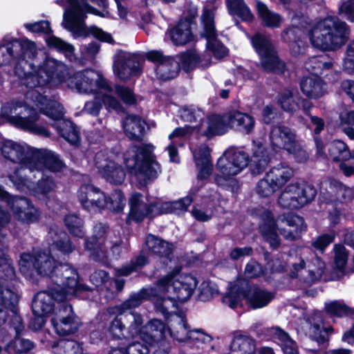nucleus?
<instances>
[{"label": "nucleus", "mask_w": 354, "mask_h": 354, "mask_svg": "<svg viewBox=\"0 0 354 354\" xmlns=\"http://www.w3.org/2000/svg\"><path fill=\"white\" fill-rule=\"evenodd\" d=\"M25 98V102L15 100L3 107L2 115L10 124L38 136H50V132L46 128L36 124L39 115L35 106L55 121L54 127L66 141L74 145L79 142L78 129L71 121L63 118L64 109L59 102L47 99L37 90L29 91Z\"/></svg>", "instance_id": "1"}, {"label": "nucleus", "mask_w": 354, "mask_h": 354, "mask_svg": "<svg viewBox=\"0 0 354 354\" xmlns=\"http://www.w3.org/2000/svg\"><path fill=\"white\" fill-rule=\"evenodd\" d=\"M197 286L196 279L189 274L170 272L160 278L156 283L158 299L156 310L165 317L177 308L178 302H185L192 296Z\"/></svg>", "instance_id": "2"}, {"label": "nucleus", "mask_w": 354, "mask_h": 354, "mask_svg": "<svg viewBox=\"0 0 354 354\" xmlns=\"http://www.w3.org/2000/svg\"><path fill=\"white\" fill-rule=\"evenodd\" d=\"M261 219L260 233L274 249L279 248L281 243L277 230L285 239L294 241L299 239L306 228L304 218L294 214H283L274 219L272 214L266 210Z\"/></svg>", "instance_id": "3"}, {"label": "nucleus", "mask_w": 354, "mask_h": 354, "mask_svg": "<svg viewBox=\"0 0 354 354\" xmlns=\"http://www.w3.org/2000/svg\"><path fill=\"white\" fill-rule=\"evenodd\" d=\"M312 45L324 50L341 48L350 37L349 26L339 18L328 17L316 24L309 34Z\"/></svg>", "instance_id": "4"}, {"label": "nucleus", "mask_w": 354, "mask_h": 354, "mask_svg": "<svg viewBox=\"0 0 354 354\" xmlns=\"http://www.w3.org/2000/svg\"><path fill=\"white\" fill-rule=\"evenodd\" d=\"M151 145L132 146L124 155V162L142 186L154 180L160 173V166L153 154Z\"/></svg>", "instance_id": "5"}, {"label": "nucleus", "mask_w": 354, "mask_h": 354, "mask_svg": "<svg viewBox=\"0 0 354 354\" xmlns=\"http://www.w3.org/2000/svg\"><path fill=\"white\" fill-rule=\"evenodd\" d=\"M41 57L44 59L43 65H39L38 63L33 71L27 72L28 75L24 84L30 89L26 93L30 90H37L42 95L41 91L48 83L53 81L59 83L66 82L68 75L66 66L55 59L44 57V55Z\"/></svg>", "instance_id": "6"}, {"label": "nucleus", "mask_w": 354, "mask_h": 354, "mask_svg": "<svg viewBox=\"0 0 354 354\" xmlns=\"http://www.w3.org/2000/svg\"><path fill=\"white\" fill-rule=\"evenodd\" d=\"M58 265L59 263L50 253L40 249L22 253L19 261L20 272L26 277H31L35 271L38 274L48 277L50 280Z\"/></svg>", "instance_id": "7"}, {"label": "nucleus", "mask_w": 354, "mask_h": 354, "mask_svg": "<svg viewBox=\"0 0 354 354\" xmlns=\"http://www.w3.org/2000/svg\"><path fill=\"white\" fill-rule=\"evenodd\" d=\"M66 1L69 3V8L65 10L62 24L66 29L73 32L75 37L86 36L83 27V21L86 13L105 17L104 15L91 6L86 0Z\"/></svg>", "instance_id": "8"}, {"label": "nucleus", "mask_w": 354, "mask_h": 354, "mask_svg": "<svg viewBox=\"0 0 354 354\" xmlns=\"http://www.w3.org/2000/svg\"><path fill=\"white\" fill-rule=\"evenodd\" d=\"M316 190L305 183H291L279 194L278 205L285 209H298L314 200Z\"/></svg>", "instance_id": "9"}, {"label": "nucleus", "mask_w": 354, "mask_h": 354, "mask_svg": "<svg viewBox=\"0 0 354 354\" xmlns=\"http://www.w3.org/2000/svg\"><path fill=\"white\" fill-rule=\"evenodd\" d=\"M245 297L249 306L253 308H261L268 306L274 297L272 292L257 286L250 288L246 292L234 286L223 298V303L232 308H236L240 304L241 298Z\"/></svg>", "instance_id": "10"}, {"label": "nucleus", "mask_w": 354, "mask_h": 354, "mask_svg": "<svg viewBox=\"0 0 354 354\" xmlns=\"http://www.w3.org/2000/svg\"><path fill=\"white\" fill-rule=\"evenodd\" d=\"M67 85L79 93H95L98 91H111L112 88L100 73L85 70L68 77Z\"/></svg>", "instance_id": "11"}, {"label": "nucleus", "mask_w": 354, "mask_h": 354, "mask_svg": "<svg viewBox=\"0 0 354 354\" xmlns=\"http://www.w3.org/2000/svg\"><path fill=\"white\" fill-rule=\"evenodd\" d=\"M94 166L98 174L108 183L121 185L124 181L126 172L120 164L118 156L100 151L95 156Z\"/></svg>", "instance_id": "12"}, {"label": "nucleus", "mask_w": 354, "mask_h": 354, "mask_svg": "<svg viewBox=\"0 0 354 354\" xmlns=\"http://www.w3.org/2000/svg\"><path fill=\"white\" fill-rule=\"evenodd\" d=\"M252 43L261 57V66L268 72L282 73L285 64L281 62L269 38L261 33H257L252 38Z\"/></svg>", "instance_id": "13"}, {"label": "nucleus", "mask_w": 354, "mask_h": 354, "mask_svg": "<svg viewBox=\"0 0 354 354\" xmlns=\"http://www.w3.org/2000/svg\"><path fill=\"white\" fill-rule=\"evenodd\" d=\"M1 194V199L10 207L16 220L25 224H30L39 221L38 209L27 198L11 196L7 192Z\"/></svg>", "instance_id": "14"}, {"label": "nucleus", "mask_w": 354, "mask_h": 354, "mask_svg": "<svg viewBox=\"0 0 354 354\" xmlns=\"http://www.w3.org/2000/svg\"><path fill=\"white\" fill-rule=\"evenodd\" d=\"M57 286L59 292L72 294L86 290L79 282V274L75 268L67 263H59L51 279Z\"/></svg>", "instance_id": "15"}, {"label": "nucleus", "mask_w": 354, "mask_h": 354, "mask_svg": "<svg viewBox=\"0 0 354 354\" xmlns=\"http://www.w3.org/2000/svg\"><path fill=\"white\" fill-rule=\"evenodd\" d=\"M50 322L56 333L60 336L75 333L80 325V321L74 313L72 306L66 303L59 304Z\"/></svg>", "instance_id": "16"}, {"label": "nucleus", "mask_w": 354, "mask_h": 354, "mask_svg": "<svg viewBox=\"0 0 354 354\" xmlns=\"http://www.w3.org/2000/svg\"><path fill=\"white\" fill-rule=\"evenodd\" d=\"M19 45L17 51L19 63L15 66V73L25 82L28 71H33L38 64L35 44L30 40H14Z\"/></svg>", "instance_id": "17"}, {"label": "nucleus", "mask_w": 354, "mask_h": 354, "mask_svg": "<svg viewBox=\"0 0 354 354\" xmlns=\"http://www.w3.org/2000/svg\"><path fill=\"white\" fill-rule=\"evenodd\" d=\"M30 158L32 160L29 168L35 170L37 173L43 174L45 171L56 173L62 171L65 167L57 154L46 149H35Z\"/></svg>", "instance_id": "18"}, {"label": "nucleus", "mask_w": 354, "mask_h": 354, "mask_svg": "<svg viewBox=\"0 0 354 354\" xmlns=\"http://www.w3.org/2000/svg\"><path fill=\"white\" fill-rule=\"evenodd\" d=\"M201 19L203 27V35L207 39L208 49L215 57L218 59L224 57L227 54V49L216 39L213 11L205 8Z\"/></svg>", "instance_id": "19"}, {"label": "nucleus", "mask_w": 354, "mask_h": 354, "mask_svg": "<svg viewBox=\"0 0 354 354\" xmlns=\"http://www.w3.org/2000/svg\"><path fill=\"white\" fill-rule=\"evenodd\" d=\"M78 198L83 207L90 212H97L105 208L107 198L98 188L91 185L81 186Z\"/></svg>", "instance_id": "20"}, {"label": "nucleus", "mask_w": 354, "mask_h": 354, "mask_svg": "<svg viewBox=\"0 0 354 354\" xmlns=\"http://www.w3.org/2000/svg\"><path fill=\"white\" fill-rule=\"evenodd\" d=\"M65 299V294L58 291L51 290L38 292L34 297L32 309L35 315L42 317L50 313L53 310V300L62 301Z\"/></svg>", "instance_id": "21"}, {"label": "nucleus", "mask_w": 354, "mask_h": 354, "mask_svg": "<svg viewBox=\"0 0 354 354\" xmlns=\"http://www.w3.org/2000/svg\"><path fill=\"white\" fill-rule=\"evenodd\" d=\"M34 150L10 140L4 142L1 147V153L6 158L28 167L32 160L30 158V153H33Z\"/></svg>", "instance_id": "22"}, {"label": "nucleus", "mask_w": 354, "mask_h": 354, "mask_svg": "<svg viewBox=\"0 0 354 354\" xmlns=\"http://www.w3.org/2000/svg\"><path fill=\"white\" fill-rule=\"evenodd\" d=\"M296 135L290 128L275 125L270 131V140L274 147L287 150L296 140Z\"/></svg>", "instance_id": "23"}, {"label": "nucleus", "mask_w": 354, "mask_h": 354, "mask_svg": "<svg viewBox=\"0 0 354 354\" xmlns=\"http://www.w3.org/2000/svg\"><path fill=\"white\" fill-rule=\"evenodd\" d=\"M139 71V62L133 56L120 57L113 64L114 73L121 80H128Z\"/></svg>", "instance_id": "24"}, {"label": "nucleus", "mask_w": 354, "mask_h": 354, "mask_svg": "<svg viewBox=\"0 0 354 354\" xmlns=\"http://www.w3.org/2000/svg\"><path fill=\"white\" fill-rule=\"evenodd\" d=\"M35 172V170H30L27 165H21L12 173L8 174V178L17 189L30 191L33 187V179L36 178Z\"/></svg>", "instance_id": "25"}, {"label": "nucleus", "mask_w": 354, "mask_h": 354, "mask_svg": "<svg viewBox=\"0 0 354 354\" xmlns=\"http://www.w3.org/2000/svg\"><path fill=\"white\" fill-rule=\"evenodd\" d=\"M129 218L140 222L145 217L152 218L151 203L147 204L141 194H133L129 198Z\"/></svg>", "instance_id": "26"}, {"label": "nucleus", "mask_w": 354, "mask_h": 354, "mask_svg": "<svg viewBox=\"0 0 354 354\" xmlns=\"http://www.w3.org/2000/svg\"><path fill=\"white\" fill-rule=\"evenodd\" d=\"M230 112L223 115H212L208 117L206 131L200 133L207 137L222 135L231 128Z\"/></svg>", "instance_id": "27"}, {"label": "nucleus", "mask_w": 354, "mask_h": 354, "mask_svg": "<svg viewBox=\"0 0 354 354\" xmlns=\"http://www.w3.org/2000/svg\"><path fill=\"white\" fill-rule=\"evenodd\" d=\"M294 174V169L285 162L278 163L266 173L268 178L278 189L288 183Z\"/></svg>", "instance_id": "28"}, {"label": "nucleus", "mask_w": 354, "mask_h": 354, "mask_svg": "<svg viewBox=\"0 0 354 354\" xmlns=\"http://www.w3.org/2000/svg\"><path fill=\"white\" fill-rule=\"evenodd\" d=\"M171 335L179 342H187L189 339L190 330L185 315L175 314L171 316L169 324Z\"/></svg>", "instance_id": "29"}, {"label": "nucleus", "mask_w": 354, "mask_h": 354, "mask_svg": "<svg viewBox=\"0 0 354 354\" xmlns=\"http://www.w3.org/2000/svg\"><path fill=\"white\" fill-rule=\"evenodd\" d=\"M158 296L155 287L143 288L138 292L132 294L127 300L122 303L120 309L123 313L130 310L138 307L145 299L151 301L155 306V301L158 299Z\"/></svg>", "instance_id": "30"}, {"label": "nucleus", "mask_w": 354, "mask_h": 354, "mask_svg": "<svg viewBox=\"0 0 354 354\" xmlns=\"http://www.w3.org/2000/svg\"><path fill=\"white\" fill-rule=\"evenodd\" d=\"M302 93L308 97L317 99L324 95L326 85L318 76L304 78L300 83Z\"/></svg>", "instance_id": "31"}, {"label": "nucleus", "mask_w": 354, "mask_h": 354, "mask_svg": "<svg viewBox=\"0 0 354 354\" xmlns=\"http://www.w3.org/2000/svg\"><path fill=\"white\" fill-rule=\"evenodd\" d=\"M146 245L151 254L162 259H165L163 263H167L171 254V245L167 241L153 235H149L146 239Z\"/></svg>", "instance_id": "32"}, {"label": "nucleus", "mask_w": 354, "mask_h": 354, "mask_svg": "<svg viewBox=\"0 0 354 354\" xmlns=\"http://www.w3.org/2000/svg\"><path fill=\"white\" fill-rule=\"evenodd\" d=\"M167 35L174 45H185L193 39L191 25L188 21H180L167 32Z\"/></svg>", "instance_id": "33"}, {"label": "nucleus", "mask_w": 354, "mask_h": 354, "mask_svg": "<svg viewBox=\"0 0 354 354\" xmlns=\"http://www.w3.org/2000/svg\"><path fill=\"white\" fill-rule=\"evenodd\" d=\"M231 129L249 134L251 133L255 126L254 118L248 114L239 111H233L230 112Z\"/></svg>", "instance_id": "34"}, {"label": "nucleus", "mask_w": 354, "mask_h": 354, "mask_svg": "<svg viewBox=\"0 0 354 354\" xmlns=\"http://www.w3.org/2000/svg\"><path fill=\"white\" fill-rule=\"evenodd\" d=\"M6 243H0V283H13L15 272L12 261L5 254L7 248Z\"/></svg>", "instance_id": "35"}, {"label": "nucleus", "mask_w": 354, "mask_h": 354, "mask_svg": "<svg viewBox=\"0 0 354 354\" xmlns=\"http://www.w3.org/2000/svg\"><path fill=\"white\" fill-rule=\"evenodd\" d=\"M123 128L127 136L131 140H140L145 129V122L135 115H127L123 121Z\"/></svg>", "instance_id": "36"}, {"label": "nucleus", "mask_w": 354, "mask_h": 354, "mask_svg": "<svg viewBox=\"0 0 354 354\" xmlns=\"http://www.w3.org/2000/svg\"><path fill=\"white\" fill-rule=\"evenodd\" d=\"M106 230V225L97 223L93 228V235L86 239L85 248L91 252L93 257L95 256V250L97 248H102L104 245L106 240H110V238L107 236L104 237Z\"/></svg>", "instance_id": "37"}, {"label": "nucleus", "mask_w": 354, "mask_h": 354, "mask_svg": "<svg viewBox=\"0 0 354 354\" xmlns=\"http://www.w3.org/2000/svg\"><path fill=\"white\" fill-rule=\"evenodd\" d=\"M205 57V55L198 57L194 52L183 53L180 56V65L187 72L192 70L198 64L203 68H206L211 64V59L209 55L207 59Z\"/></svg>", "instance_id": "38"}, {"label": "nucleus", "mask_w": 354, "mask_h": 354, "mask_svg": "<svg viewBox=\"0 0 354 354\" xmlns=\"http://www.w3.org/2000/svg\"><path fill=\"white\" fill-rule=\"evenodd\" d=\"M180 64L174 59L167 57L156 65V73L158 78L169 80L176 77L179 71Z\"/></svg>", "instance_id": "39"}, {"label": "nucleus", "mask_w": 354, "mask_h": 354, "mask_svg": "<svg viewBox=\"0 0 354 354\" xmlns=\"http://www.w3.org/2000/svg\"><path fill=\"white\" fill-rule=\"evenodd\" d=\"M255 351L254 341L248 336L235 337L230 346V354H254Z\"/></svg>", "instance_id": "40"}, {"label": "nucleus", "mask_w": 354, "mask_h": 354, "mask_svg": "<svg viewBox=\"0 0 354 354\" xmlns=\"http://www.w3.org/2000/svg\"><path fill=\"white\" fill-rule=\"evenodd\" d=\"M256 7L258 15L265 26L270 28H278L281 25L282 22L281 16L271 11L265 3L257 1Z\"/></svg>", "instance_id": "41"}, {"label": "nucleus", "mask_w": 354, "mask_h": 354, "mask_svg": "<svg viewBox=\"0 0 354 354\" xmlns=\"http://www.w3.org/2000/svg\"><path fill=\"white\" fill-rule=\"evenodd\" d=\"M270 156L267 150L259 147L253 153L251 160L250 168L254 175H259L267 167L270 162Z\"/></svg>", "instance_id": "42"}, {"label": "nucleus", "mask_w": 354, "mask_h": 354, "mask_svg": "<svg viewBox=\"0 0 354 354\" xmlns=\"http://www.w3.org/2000/svg\"><path fill=\"white\" fill-rule=\"evenodd\" d=\"M19 299L14 283H0V305L8 308L14 306Z\"/></svg>", "instance_id": "43"}, {"label": "nucleus", "mask_w": 354, "mask_h": 354, "mask_svg": "<svg viewBox=\"0 0 354 354\" xmlns=\"http://www.w3.org/2000/svg\"><path fill=\"white\" fill-rule=\"evenodd\" d=\"M306 69L314 73L315 76L322 75L324 70L330 69L333 66L331 62H327L324 55L315 56L309 58L304 64Z\"/></svg>", "instance_id": "44"}, {"label": "nucleus", "mask_w": 354, "mask_h": 354, "mask_svg": "<svg viewBox=\"0 0 354 354\" xmlns=\"http://www.w3.org/2000/svg\"><path fill=\"white\" fill-rule=\"evenodd\" d=\"M120 240L115 242L111 239L106 240L104 245L102 248H97V250H95V256L93 257L94 259L103 263L106 262L109 250L111 251L113 255L118 258L120 254Z\"/></svg>", "instance_id": "45"}, {"label": "nucleus", "mask_w": 354, "mask_h": 354, "mask_svg": "<svg viewBox=\"0 0 354 354\" xmlns=\"http://www.w3.org/2000/svg\"><path fill=\"white\" fill-rule=\"evenodd\" d=\"M329 156L333 161H346L353 157L348 146L340 140H334L330 145Z\"/></svg>", "instance_id": "46"}, {"label": "nucleus", "mask_w": 354, "mask_h": 354, "mask_svg": "<svg viewBox=\"0 0 354 354\" xmlns=\"http://www.w3.org/2000/svg\"><path fill=\"white\" fill-rule=\"evenodd\" d=\"M53 354H81L82 348L78 342L71 339H60L52 345Z\"/></svg>", "instance_id": "47"}, {"label": "nucleus", "mask_w": 354, "mask_h": 354, "mask_svg": "<svg viewBox=\"0 0 354 354\" xmlns=\"http://www.w3.org/2000/svg\"><path fill=\"white\" fill-rule=\"evenodd\" d=\"M64 224L71 235L80 239L84 236V221L77 215H66L64 218Z\"/></svg>", "instance_id": "48"}, {"label": "nucleus", "mask_w": 354, "mask_h": 354, "mask_svg": "<svg viewBox=\"0 0 354 354\" xmlns=\"http://www.w3.org/2000/svg\"><path fill=\"white\" fill-rule=\"evenodd\" d=\"M226 3L232 15H236L245 21H250L253 18V15L243 0H226Z\"/></svg>", "instance_id": "49"}, {"label": "nucleus", "mask_w": 354, "mask_h": 354, "mask_svg": "<svg viewBox=\"0 0 354 354\" xmlns=\"http://www.w3.org/2000/svg\"><path fill=\"white\" fill-rule=\"evenodd\" d=\"M55 187L56 185L52 176L43 173L41 178L38 180L37 183L33 181V187H31L30 191L35 194L46 195L53 192Z\"/></svg>", "instance_id": "50"}, {"label": "nucleus", "mask_w": 354, "mask_h": 354, "mask_svg": "<svg viewBox=\"0 0 354 354\" xmlns=\"http://www.w3.org/2000/svg\"><path fill=\"white\" fill-rule=\"evenodd\" d=\"M19 45L14 40L5 46H0V65L10 64L14 60H17V54Z\"/></svg>", "instance_id": "51"}, {"label": "nucleus", "mask_w": 354, "mask_h": 354, "mask_svg": "<svg viewBox=\"0 0 354 354\" xmlns=\"http://www.w3.org/2000/svg\"><path fill=\"white\" fill-rule=\"evenodd\" d=\"M298 99L292 91L286 90L279 95L278 103L285 111L293 113L299 109Z\"/></svg>", "instance_id": "52"}, {"label": "nucleus", "mask_w": 354, "mask_h": 354, "mask_svg": "<svg viewBox=\"0 0 354 354\" xmlns=\"http://www.w3.org/2000/svg\"><path fill=\"white\" fill-rule=\"evenodd\" d=\"M330 189L335 192L337 200L342 202L350 201L354 196L353 190L340 182L331 180L329 183Z\"/></svg>", "instance_id": "53"}, {"label": "nucleus", "mask_w": 354, "mask_h": 354, "mask_svg": "<svg viewBox=\"0 0 354 354\" xmlns=\"http://www.w3.org/2000/svg\"><path fill=\"white\" fill-rule=\"evenodd\" d=\"M197 350H204L212 341V337L201 329L192 330L188 340Z\"/></svg>", "instance_id": "54"}, {"label": "nucleus", "mask_w": 354, "mask_h": 354, "mask_svg": "<svg viewBox=\"0 0 354 354\" xmlns=\"http://www.w3.org/2000/svg\"><path fill=\"white\" fill-rule=\"evenodd\" d=\"M325 263L319 257H315L308 265V275L304 280L315 282L322 277L325 270Z\"/></svg>", "instance_id": "55"}, {"label": "nucleus", "mask_w": 354, "mask_h": 354, "mask_svg": "<svg viewBox=\"0 0 354 354\" xmlns=\"http://www.w3.org/2000/svg\"><path fill=\"white\" fill-rule=\"evenodd\" d=\"M34 346V343L30 339L17 337L6 346L5 349L8 352L25 353L31 351Z\"/></svg>", "instance_id": "56"}, {"label": "nucleus", "mask_w": 354, "mask_h": 354, "mask_svg": "<svg viewBox=\"0 0 354 354\" xmlns=\"http://www.w3.org/2000/svg\"><path fill=\"white\" fill-rule=\"evenodd\" d=\"M122 319L125 325H127L131 336L136 335L141 331L143 321L140 314L134 313H123Z\"/></svg>", "instance_id": "57"}, {"label": "nucleus", "mask_w": 354, "mask_h": 354, "mask_svg": "<svg viewBox=\"0 0 354 354\" xmlns=\"http://www.w3.org/2000/svg\"><path fill=\"white\" fill-rule=\"evenodd\" d=\"M148 263V259L143 254H140L134 261H131L127 265L120 268L115 269V274L116 277L128 276L131 273L141 268Z\"/></svg>", "instance_id": "58"}, {"label": "nucleus", "mask_w": 354, "mask_h": 354, "mask_svg": "<svg viewBox=\"0 0 354 354\" xmlns=\"http://www.w3.org/2000/svg\"><path fill=\"white\" fill-rule=\"evenodd\" d=\"M225 152L217 162V169L221 174L231 177L238 174L241 171Z\"/></svg>", "instance_id": "59"}, {"label": "nucleus", "mask_w": 354, "mask_h": 354, "mask_svg": "<svg viewBox=\"0 0 354 354\" xmlns=\"http://www.w3.org/2000/svg\"><path fill=\"white\" fill-rule=\"evenodd\" d=\"M180 118L186 122H201L205 115L202 109L193 106H183L179 110Z\"/></svg>", "instance_id": "60"}, {"label": "nucleus", "mask_w": 354, "mask_h": 354, "mask_svg": "<svg viewBox=\"0 0 354 354\" xmlns=\"http://www.w3.org/2000/svg\"><path fill=\"white\" fill-rule=\"evenodd\" d=\"M325 310L330 316L338 317L348 316L353 313V310L351 308L338 301L326 304Z\"/></svg>", "instance_id": "61"}, {"label": "nucleus", "mask_w": 354, "mask_h": 354, "mask_svg": "<svg viewBox=\"0 0 354 354\" xmlns=\"http://www.w3.org/2000/svg\"><path fill=\"white\" fill-rule=\"evenodd\" d=\"M165 332V324L159 319L151 320L145 327V333L152 341L162 338Z\"/></svg>", "instance_id": "62"}, {"label": "nucleus", "mask_w": 354, "mask_h": 354, "mask_svg": "<svg viewBox=\"0 0 354 354\" xmlns=\"http://www.w3.org/2000/svg\"><path fill=\"white\" fill-rule=\"evenodd\" d=\"M278 188L272 184L266 174L265 177L261 179L257 184V193L261 197H268L272 195Z\"/></svg>", "instance_id": "63"}, {"label": "nucleus", "mask_w": 354, "mask_h": 354, "mask_svg": "<svg viewBox=\"0 0 354 354\" xmlns=\"http://www.w3.org/2000/svg\"><path fill=\"white\" fill-rule=\"evenodd\" d=\"M124 196L120 191H115L107 199V205L105 207L111 211L119 212L124 206Z\"/></svg>", "instance_id": "64"}]
</instances>
